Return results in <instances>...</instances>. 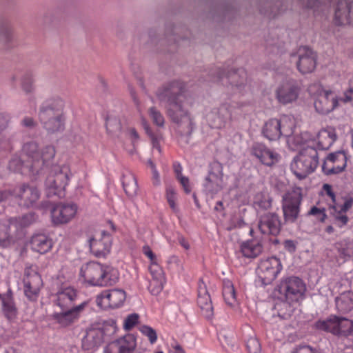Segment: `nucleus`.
Here are the masks:
<instances>
[{
	"label": "nucleus",
	"mask_w": 353,
	"mask_h": 353,
	"mask_svg": "<svg viewBox=\"0 0 353 353\" xmlns=\"http://www.w3.org/2000/svg\"><path fill=\"white\" fill-rule=\"evenodd\" d=\"M88 303V301H85L70 309L62 310L61 312H54L52 315V319L61 327H69L79 319Z\"/></svg>",
	"instance_id": "nucleus-14"
},
{
	"label": "nucleus",
	"mask_w": 353,
	"mask_h": 353,
	"mask_svg": "<svg viewBox=\"0 0 353 353\" xmlns=\"http://www.w3.org/2000/svg\"><path fill=\"white\" fill-rule=\"evenodd\" d=\"M157 97L166 103L167 114L171 120L179 124H185V133L190 135L193 130V123L188 112L192 99L185 94V84L179 81H171L157 91Z\"/></svg>",
	"instance_id": "nucleus-1"
},
{
	"label": "nucleus",
	"mask_w": 353,
	"mask_h": 353,
	"mask_svg": "<svg viewBox=\"0 0 353 353\" xmlns=\"http://www.w3.org/2000/svg\"><path fill=\"white\" fill-rule=\"evenodd\" d=\"M23 152L27 157H31L32 165H27L30 169L35 168L36 173L39 172L43 166L47 165L55 156V149L52 145H47L42 149L41 152L38 151V145L34 142L26 143L23 145Z\"/></svg>",
	"instance_id": "nucleus-6"
},
{
	"label": "nucleus",
	"mask_w": 353,
	"mask_h": 353,
	"mask_svg": "<svg viewBox=\"0 0 353 353\" xmlns=\"http://www.w3.org/2000/svg\"><path fill=\"white\" fill-rule=\"evenodd\" d=\"M77 298V291L72 287H67L60 289L55 294L53 301L61 310H65L75 307L74 303Z\"/></svg>",
	"instance_id": "nucleus-18"
},
{
	"label": "nucleus",
	"mask_w": 353,
	"mask_h": 353,
	"mask_svg": "<svg viewBox=\"0 0 353 353\" xmlns=\"http://www.w3.org/2000/svg\"><path fill=\"white\" fill-rule=\"evenodd\" d=\"M142 252L143 254L147 258H148L150 263L157 261L156 254L153 252V251L152 250L151 248L149 245H145L142 248Z\"/></svg>",
	"instance_id": "nucleus-59"
},
{
	"label": "nucleus",
	"mask_w": 353,
	"mask_h": 353,
	"mask_svg": "<svg viewBox=\"0 0 353 353\" xmlns=\"http://www.w3.org/2000/svg\"><path fill=\"white\" fill-rule=\"evenodd\" d=\"M336 139L333 129H323L318 134V145L321 150H328Z\"/></svg>",
	"instance_id": "nucleus-31"
},
{
	"label": "nucleus",
	"mask_w": 353,
	"mask_h": 353,
	"mask_svg": "<svg viewBox=\"0 0 353 353\" xmlns=\"http://www.w3.org/2000/svg\"><path fill=\"white\" fill-rule=\"evenodd\" d=\"M309 214L317 216L318 219L321 221H323L326 217L324 209L321 210L316 207L312 208L309 212Z\"/></svg>",
	"instance_id": "nucleus-61"
},
{
	"label": "nucleus",
	"mask_w": 353,
	"mask_h": 353,
	"mask_svg": "<svg viewBox=\"0 0 353 353\" xmlns=\"http://www.w3.org/2000/svg\"><path fill=\"white\" fill-rule=\"evenodd\" d=\"M310 138L311 136L308 132H301L300 134L294 137L293 143L297 146H301L306 143L310 139Z\"/></svg>",
	"instance_id": "nucleus-52"
},
{
	"label": "nucleus",
	"mask_w": 353,
	"mask_h": 353,
	"mask_svg": "<svg viewBox=\"0 0 353 353\" xmlns=\"http://www.w3.org/2000/svg\"><path fill=\"white\" fill-rule=\"evenodd\" d=\"M319 165L317 150L312 146L301 150L290 165L292 172L299 179H305L313 172Z\"/></svg>",
	"instance_id": "nucleus-4"
},
{
	"label": "nucleus",
	"mask_w": 353,
	"mask_h": 353,
	"mask_svg": "<svg viewBox=\"0 0 353 353\" xmlns=\"http://www.w3.org/2000/svg\"><path fill=\"white\" fill-rule=\"evenodd\" d=\"M141 333L146 336L151 344H154L157 341V334L156 331L148 325H142L139 328Z\"/></svg>",
	"instance_id": "nucleus-45"
},
{
	"label": "nucleus",
	"mask_w": 353,
	"mask_h": 353,
	"mask_svg": "<svg viewBox=\"0 0 353 353\" xmlns=\"http://www.w3.org/2000/svg\"><path fill=\"white\" fill-rule=\"evenodd\" d=\"M64 103L60 99L46 101L41 107L39 117L43 128L49 132L62 131L65 118L62 114Z\"/></svg>",
	"instance_id": "nucleus-3"
},
{
	"label": "nucleus",
	"mask_w": 353,
	"mask_h": 353,
	"mask_svg": "<svg viewBox=\"0 0 353 353\" xmlns=\"http://www.w3.org/2000/svg\"><path fill=\"white\" fill-rule=\"evenodd\" d=\"M337 333L336 335L349 336L353 334V321L346 318L337 316Z\"/></svg>",
	"instance_id": "nucleus-37"
},
{
	"label": "nucleus",
	"mask_w": 353,
	"mask_h": 353,
	"mask_svg": "<svg viewBox=\"0 0 353 353\" xmlns=\"http://www.w3.org/2000/svg\"><path fill=\"white\" fill-rule=\"evenodd\" d=\"M347 166V157L342 151L330 153L322 165L323 172L327 175L338 174L343 172Z\"/></svg>",
	"instance_id": "nucleus-15"
},
{
	"label": "nucleus",
	"mask_w": 353,
	"mask_h": 353,
	"mask_svg": "<svg viewBox=\"0 0 353 353\" xmlns=\"http://www.w3.org/2000/svg\"><path fill=\"white\" fill-rule=\"evenodd\" d=\"M148 163L150 165V167L152 170V183L154 185H158L160 184V176L159 172H157L156 167L154 164L151 161H149Z\"/></svg>",
	"instance_id": "nucleus-60"
},
{
	"label": "nucleus",
	"mask_w": 353,
	"mask_h": 353,
	"mask_svg": "<svg viewBox=\"0 0 353 353\" xmlns=\"http://www.w3.org/2000/svg\"><path fill=\"white\" fill-rule=\"evenodd\" d=\"M78 207L73 203H58L50 210L52 222L54 225L65 224L73 219Z\"/></svg>",
	"instance_id": "nucleus-13"
},
{
	"label": "nucleus",
	"mask_w": 353,
	"mask_h": 353,
	"mask_svg": "<svg viewBox=\"0 0 353 353\" xmlns=\"http://www.w3.org/2000/svg\"><path fill=\"white\" fill-rule=\"evenodd\" d=\"M22 88L27 92L32 90V78L30 75H27L23 78L22 81Z\"/></svg>",
	"instance_id": "nucleus-63"
},
{
	"label": "nucleus",
	"mask_w": 353,
	"mask_h": 353,
	"mask_svg": "<svg viewBox=\"0 0 353 353\" xmlns=\"http://www.w3.org/2000/svg\"><path fill=\"white\" fill-rule=\"evenodd\" d=\"M105 127L109 134H114L121 130V123L119 119L112 115H108L105 118Z\"/></svg>",
	"instance_id": "nucleus-41"
},
{
	"label": "nucleus",
	"mask_w": 353,
	"mask_h": 353,
	"mask_svg": "<svg viewBox=\"0 0 353 353\" xmlns=\"http://www.w3.org/2000/svg\"><path fill=\"white\" fill-rule=\"evenodd\" d=\"M337 316L332 315L326 319H319L314 324V327L319 331L330 332L334 335L337 333L336 330Z\"/></svg>",
	"instance_id": "nucleus-32"
},
{
	"label": "nucleus",
	"mask_w": 353,
	"mask_h": 353,
	"mask_svg": "<svg viewBox=\"0 0 353 353\" xmlns=\"http://www.w3.org/2000/svg\"><path fill=\"white\" fill-rule=\"evenodd\" d=\"M137 347V339L134 335L128 334L106 345L103 353H134Z\"/></svg>",
	"instance_id": "nucleus-16"
},
{
	"label": "nucleus",
	"mask_w": 353,
	"mask_h": 353,
	"mask_svg": "<svg viewBox=\"0 0 353 353\" xmlns=\"http://www.w3.org/2000/svg\"><path fill=\"white\" fill-rule=\"evenodd\" d=\"M301 83L298 82H290L288 83V102L295 101L301 91Z\"/></svg>",
	"instance_id": "nucleus-43"
},
{
	"label": "nucleus",
	"mask_w": 353,
	"mask_h": 353,
	"mask_svg": "<svg viewBox=\"0 0 353 353\" xmlns=\"http://www.w3.org/2000/svg\"><path fill=\"white\" fill-rule=\"evenodd\" d=\"M103 342V332L99 329L88 330L82 340V347L85 350H93Z\"/></svg>",
	"instance_id": "nucleus-26"
},
{
	"label": "nucleus",
	"mask_w": 353,
	"mask_h": 353,
	"mask_svg": "<svg viewBox=\"0 0 353 353\" xmlns=\"http://www.w3.org/2000/svg\"><path fill=\"white\" fill-rule=\"evenodd\" d=\"M12 196L19 199V205L28 208L36 203L40 193L37 188L25 184L15 188L14 192L0 190V202Z\"/></svg>",
	"instance_id": "nucleus-7"
},
{
	"label": "nucleus",
	"mask_w": 353,
	"mask_h": 353,
	"mask_svg": "<svg viewBox=\"0 0 353 353\" xmlns=\"http://www.w3.org/2000/svg\"><path fill=\"white\" fill-rule=\"evenodd\" d=\"M291 61L294 62L297 70L301 74L312 72L316 65V54L310 48L301 46L299 48L296 54H290Z\"/></svg>",
	"instance_id": "nucleus-9"
},
{
	"label": "nucleus",
	"mask_w": 353,
	"mask_h": 353,
	"mask_svg": "<svg viewBox=\"0 0 353 353\" xmlns=\"http://www.w3.org/2000/svg\"><path fill=\"white\" fill-rule=\"evenodd\" d=\"M223 166L219 162H214L210 165L208 174L203 183L205 191L215 194L223 189Z\"/></svg>",
	"instance_id": "nucleus-12"
},
{
	"label": "nucleus",
	"mask_w": 353,
	"mask_h": 353,
	"mask_svg": "<svg viewBox=\"0 0 353 353\" xmlns=\"http://www.w3.org/2000/svg\"><path fill=\"white\" fill-rule=\"evenodd\" d=\"M306 286L302 279L299 277L288 278V299L299 301L303 299Z\"/></svg>",
	"instance_id": "nucleus-25"
},
{
	"label": "nucleus",
	"mask_w": 353,
	"mask_h": 353,
	"mask_svg": "<svg viewBox=\"0 0 353 353\" xmlns=\"http://www.w3.org/2000/svg\"><path fill=\"white\" fill-rule=\"evenodd\" d=\"M126 299V293L122 289L104 290L96 297L97 306L102 309L121 307Z\"/></svg>",
	"instance_id": "nucleus-11"
},
{
	"label": "nucleus",
	"mask_w": 353,
	"mask_h": 353,
	"mask_svg": "<svg viewBox=\"0 0 353 353\" xmlns=\"http://www.w3.org/2000/svg\"><path fill=\"white\" fill-rule=\"evenodd\" d=\"M70 176V170L68 165H64L54 168L46 180L48 196L57 195L59 197H63Z\"/></svg>",
	"instance_id": "nucleus-5"
},
{
	"label": "nucleus",
	"mask_w": 353,
	"mask_h": 353,
	"mask_svg": "<svg viewBox=\"0 0 353 353\" xmlns=\"http://www.w3.org/2000/svg\"><path fill=\"white\" fill-rule=\"evenodd\" d=\"M121 181L123 190L128 196H133L137 193L138 185L133 173L129 171L125 172L122 175Z\"/></svg>",
	"instance_id": "nucleus-34"
},
{
	"label": "nucleus",
	"mask_w": 353,
	"mask_h": 353,
	"mask_svg": "<svg viewBox=\"0 0 353 353\" xmlns=\"http://www.w3.org/2000/svg\"><path fill=\"white\" fill-rule=\"evenodd\" d=\"M49 239L44 234H37L32 237L30 243H48Z\"/></svg>",
	"instance_id": "nucleus-64"
},
{
	"label": "nucleus",
	"mask_w": 353,
	"mask_h": 353,
	"mask_svg": "<svg viewBox=\"0 0 353 353\" xmlns=\"http://www.w3.org/2000/svg\"><path fill=\"white\" fill-rule=\"evenodd\" d=\"M143 125L146 133L150 136L152 141V144L154 148L157 149L159 152H161L159 140L160 137L154 135L145 119H143Z\"/></svg>",
	"instance_id": "nucleus-47"
},
{
	"label": "nucleus",
	"mask_w": 353,
	"mask_h": 353,
	"mask_svg": "<svg viewBox=\"0 0 353 353\" xmlns=\"http://www.w3.org/2000/svg\"><path fill=\"white\" fill-rule=\"evenodd\" d=\"M262 132L270 141L278 140L281 135V121L276 119H270L265 123Z\"/></svg>",
	"instance_id": "nucleus-29"
},
{
	"label": "nucleus",
	"mask_w": 353,
	"mask_h": 353,
	"mask_svg": "<svg viewBox=\"0 0 353 353\" xmlns=\"http://www.w3.org/2000/svg\"><path fill=\"white\" fill-rule=\"evenodd\" d=\"M352 244H339L338 247L339 253L341 257L343 259L350 258L353 256V248L350 245Z\"/></svg>",
	"instance_id": "nucleus-50"
},
{
	"label": "nucleus",
	"mask_w": 353,
	"mask_h": 353,
	"mask_svg": "<svg viewBox=\"0 0 353 353\" xmlns=\"http://www.w3.org/2000/svg\"><path fill=\"white\" fill-rule=\"evenodd\" d=\"M275 299L283 302L287 301V279L283 278L281 282L276 286L273 292Z\"/></svg>",
	"instance_id": "nucleus-40"
},
{
	"label": "nucleus",
	"mask_w": 353,
	"mask_h": 353,
	"mask_svg": "<svg viewBox=\"0 0 353 353\" xmlns=\"http://www.w3.org/2000/svg\"><path fill=\"white\" fill-rule=\"evenodd\" d=\"M294 194L295 195L288 201V219H291L292 221H295L299 216V206L302 200L300 188H298Z\"/></svg>",
	"instance_id": "nucleus-35"
},
{
	"label": "nucleus",
	"mask_w": 353,
	"mask_h": 353,
	"mask_svg": "<svg viewBox=\"0 0 353 353\" xmlns=\"http://www.w3.org/2000/svg\"><path fill=\"white\" fill-rule=\"evenodd\" d=\"M31 249L39 254H45L52 249V244H31Z\"/></svg>",
	"instance_id": "nucleus-55"
},
{
	"label": "nucleus",
	"mask_w": 353,
	"mask_h": 353,
	"mask_svg": "<svg viewBox=\"0 0 353 353\" xmlns=\"http://www.w3.org/2000/svg\"><path fill=\"white\" fill-rule=\"evenodd\" d=\"M307 91L309 94L315 99L319 97L324 92H326L327 90H324L320 83L315 82L311 83L308 88Z\"/></svg>",
	"instance_id": "nucleus-48"
},
{
	"label": "nucleus",
	"mask_w": 353,
	"mask_h": 353,
	"mask_svg": "<svg viewBox=\"0 0 353 353\" xmlns=\"http://www.w3.org/2000/svg\"><path fill=\"white\" fill-rule=\"evenodd\" d=\"M197 304L201 309V314L206 319L213 316V307L210 294L200 287L197 299Z\"/></svg>",
	"instance_id": "nucleus-28"
},
{
	"label": "nucleus",
	"mask_w": 353,
	"mask_h": 353,
	"mask_svg": "<svg viewBox=\"0 0 353 353\" xmlns=\"http://www.w3.org/2000/svg\"><path fill=\"white\" fill-rule=\"evenodd\" d=\"M149 271L152 276L148 289L152 294H158L163 289L164 276L162 268L158 265L157 261L150 263Z\"/></svg>",
	"instance_id": "nucleus-22"
},
{
	"label": "nucleus",
	"mask_w": 353,
	"mask_h": 353,
	"mask_svg": "<svg viewBox=\"0 0 353 353\" xmlns=\"http://www.w3.org/2000/svg\"><path fill=\"white\" fill-rule=\"evenodd\" d=\"M259 229L264 234L276 235L280 231V221L276 215L265 214L261 216Z\"/></svg>",
	"instance_id": "nucleus-23"
},
{
	"label": "nucleus",
	"mask_w": 353,
	"mask_h": 353,
	"mask_svg": "<svg viewBox=\"0 0 353 353\" xmlns=\"http://www.w3.org/2000/svg\"><path fill=\"white\" fill-rule=\"evenodd\" d=\"M303 6L307 8L316 9L324 3L323 0H301Z\"/></svg>",
	"instance_id": "nucleus-57"
},
{
	"label": "nucleus",
	"mask_w": 353,
	"mask_h": 353,
	"mask_svg": "<svg viewBox=\"0 0 353 353\" xmlns=\"http://www.w3.org/2000/svg\"><path fill=\"white\" fill-rule=\"evenodd\" d=\"M180 184L182 185L185 193L189 194L191 192L189 179L185 176H180L177 179Z\"/></svg>",
	"instance_id": "nucleus-62"
},
{
	"label": "nucleus",
	"mask_w": 353,
	"mask_h": 353,
	"mask_svg": "<svg viewBox=\"0 0 353 353\" xmlns=\"http://www.w3.org/2000/svg\"><path fill=\"white\" fill-rule=\"evenodd\" d=\"M223 296L225 303L230 306H234L236 303V291L232 282L230 280L223 281Z\"/></svg>",
	"instance_id": "nucleus-36"
},
{
	"label": "nucleus",
	"mask_w": 353,
	"mask_h": 353,
	"mask_svg": "<svg viewBox=\"0 0 353 353\" xmlns=\"http://www.w3.org/2000/svg\"><path fill=\"white\" fill-rule=\"evenodd\" d=\"M341 98L337 99L336 94L331 90L326 91L314 99V105L316 110L323 114H328L338 105Z\"/></svg>",
	"instance_id": "nucleus-19"
},
{
	"label": "nucleus",
	"mask_w": 353,
	"mask_h": 353,
	"mask_svg": "<svg viewBox=\"0 0 353 353\" xmlns=\"http://www.w3.org/2000/svg\"><path fill=\"white\" fill-rule=\"evenodd\" d=\"M262 244H240L237 254L248 259H254L263 252Z\"/></svg>",
	"instance_id": "nucleus-33"
},
{
	"label": "nucleus",
	"mask_w": 353,
	"mask_h": 353,
	"mask_svg": "<svg viewBox=\"0 0 353 353\" xmlns=\"http://www.w3.org/2000/svg\"><path fill=\"white\" fill-rule=\"evenodd\" d=\"M337 310L343 314L347 313L353 309V292L347 291L335 299Z\"/></svg>",
	"instance_id": "nucleus-30"
},
{
	"label": "nucleus",
	"mask_w": 353,
	"mask_h": 353,
	"mask_svg": "<svg viewBox=\"0 0 353 353\" xmlns=\"http://www.w3.org/2000/svg\"><path fill=\"white\" fill-rule=\"evenodd\" d=\"M32 165V160L31 157H27L26 153L23 152V148L22 149V154L20 157H14L12 158L8 164V168L10 170L13 172H19L22 174H26L28 172H36L35 168L30 169L27 165Z\"/></svg>",
	"instance_id": "nucleus-27"
},
{
	"label": "nucleus",
	"mask_w": 353,
	"mask_h": 353,
	"mask_svg": "<svg viewBox=\"0 0 353 353\" xmlns=\"http://www.w3.org/2000/svg\"><path fill=\"white\" fill-rule=\"evenodd\" d=\"M333 21L339 26L353 25V1L339 0L337 2Z\"/></svg>",
	"instance_id": "nucleus-17"
},
{
	"label": "nucleus",
	"mask_w": 353,
	"mask_h": 353,
	"mask_svg": "<svg viewBox=\"0 0 353 353\" xmlns=\"http://www.w3.org/2000/svg\"><path fill=\"white\" fill-rule=\"evenodd\" d=\"M243 75L242 78L245 77V72L243 70H239L237 71H230L225 74V78L229 79L231 83H235V86L239 87L240 86L243 82L241 81L239 83L236 81L237 77L239 76Z\"/></svg>",
	"instance_id": "nucleus-49"
},
{
	"label": "nucleus",
	"mask_w": 353,
	"mask_h": 353,
	"mask_svg": "<svg viewBox=\"0 0 353 353\" xmlns=\"http://www.w3.org/2000/svg\"><path fill=\"white\" fill-rule=\"evenodd\" d=\"M349 89L344 93V97H341V100L343 103L351 102L353 104V77L349 83Z\"/></svg>",
	"instance_id": "nucleus-54"
},
{
	"label": "nucleus",
	"mask_w": 353,
	"mask_h": 353,
	"mask_svg": "<svg viewBox=\"0 0 353 353\" xmlns=\"http://www.w3.org/2000/svg\"><path fill=\"white\" fill-rule=\"evenodd\" d=\"M353 204V199L352 198L347 199L343 205H334L333 209L334 210H339L341 212L345 213L349 209H350Z\"/></svg>",
	"instance_id": "nucleus-58"
},
{
	"label": "nucleus",
	"mask_w": 353,
	"mask_h": 353,
	"mask_svg": "<svg viewBox=\"0 0 353 353\" xmlns=\"http://www.w3.org/2000/svg\"><path fill=\"white\" fill-rule=\"evenodd\" d=\"M276 97L281 103H287V88L285 84L279 86L276 90Z\"/></svg>",
	"instance_id": "nucleus-51"
},
{
	"label": "nucleus",
	"mask_w": 353,
	"mask_h": 353,
	"mask_svg": "<svg viewBox=\"0 0 353 353\" xmlns=\"http://www.w3.org/2000/svg\"><path fill=\"white\" fill-rule=\"evenodd\" d=\"M0 300L5 317L9 321L14 320L17 318L18 310L11 290L9 289L6 294H0Z\"/></svg>",
	"instance_id": "nucleus-24"
},
{
	"label": "nucleus",
	"mask_w": 353,
	"mask_h": 353,
	"mask_svg": "<svg viewBox=\"0 0 353 353\" xmlns=\"http://www.w3.org/2000/svg\"><path fill=\"white\" fill-rule=\"evenodd\" d=\"M23 283L25 296L30 301H37L43 284L41 276L32 266L26 268Z\"/></svg>",
	"instance_id": "nucleus-10"
},
{
	"label": "nucleus",
	"mask_w": 353,
	"mask_h": 353,
	"mask_svg": "<svg viewBox=\"0 0 353 353\" xmlns=\"http://www.w3.org/2000/svg\"><path fill=\"white\" fill-rule=\"evenodd\" d=\"M252 154L264 165L272 166L279 160V155L268 148L265 145L256 143L252 148Z\"/></svg>",
	"instance_id": "nucleus-20"
},
{
	"label": "nucleus",
	"mask_w": 353,
	"mask_h": 353,
	"mask_svg": "<svg viewBox=\"0 0 353 353\" xmlns=\"http://www.w3.org/2000/svg\"><path fill=\"white\" fill-rule=\"evenodd\" d=\"M282 268L280 259L275 256L261 259L256 269L259 281L262 285L270 284L281 272Z\"/></svg>",
	"instance_id": "nucleus-8"
},
{
	"label": "nucleus",
	"mask_w": 353,
	"mask_h": 353,
	"mask_svg": "<svg viewBox=\"0 0 353 353\" xmlns=\"http://www.w3.org/2000/svg\"><path fill=\"white\" fill-rule=\"evenodd\" d=\"M292 353H322L320 350L312 348L307 345H301L292 351Z\"/></svg>",
	"instance_id": "nucleus-53"
},
{
	"label": "nucleus",
	"mask_w": 353,
	"mask_h": 353,
	"mask_svg": "<svg viewBox=\"0 0 353 353\" xmlns=\"http://www.w3.org/2000/svg\"><path fill=\"white\" fill-rule=\"evenodd\" d=\"M334 217L336 224L339 227H343V225H346L348 221L347 216L345 214L344 212H341L339 210H334Z\"/></svg>",
	"instance_id": "nucleus-56"
},
{
	"label": "nucleus",
	"mask_w": 353,
	"mask_h": 353,
	"mask_svg": "<svg viewBox=\"0 0 353 353\" xmlns=\"http://www.w3.org/2000/svg\"><path fill=\"white\" fill-rule=\"evenodd\" d=\"M246 348L249 353H260L261 343L255 337H250L246 341Z\"/></svg>",
	"instance_id": "nucleus-46"
},
{
	"label": "nucleus",
	"mask_w": 353,
	"mask_h": 353,
	"mask_svg": "<svg viewBox=\"0 0 353 353\" xmlns=\"http://www.w3.org/2000/svg\"><path fill=\"white\" fill-rule=\"evenodd\" d=\"M139 316L136 313L130 314L126 316L123 321V329L125 331H130L134 328L139 323Z\"/></svg>",
	"instance_id": "nucleus-44"
},
{
	"label": "nucleus",
	"mask_w": 353,
	"mask_h": 353,
	"mask_svg": "<svg viewBox=\"0 0 353 353\" xmlns=\"http://www.w3.org/2000/svg\"><path fill=\"white\" fill-rule=\"evenodd\" d=\"M88 248L97 258H105L111 252V244H88Z\"/></svg>",
	"instance_id": "nucleus-38"
},
{
	"label": "nucleus",
	"mask_w": 353,
	"mask_h": 353,
	"mask_svg": "<svg viewBox=\"0 0 353 353\" xmlns=\"http://www.w3.org/2000/svg\"><path fill=\"white\" fill-rule=\"evenodd\" d=\"M80 276L89 285L99 287L114 285L119 279V274L117 269L93 261L81 266Z\"/></svg>",
	"instance_id": "nucleus-2"
},
{
	"label": "nucleus",
	"mask_w": 353,
	"mask_h": 353,
	"mask_svg": "<svg viewBox=\"0 0 353 353\" xmlns=\"http://www.w3.org/2000/svg\"><path fill=\"white\" fill-rule=\"evenodd\" d=\"M165 197L172 211L174 213H177L179 212L177 204L178 194L176 189L173 186L166 185Z\"/></svg>",
	"instance_id": "nucleus-39"
},
{
	"label": "nucleus",
	"mask_w": 353,
	"mask_h": 353,
	"mask_svg": "<svg viewBox=\"0 0 353 353\" xmlns=\"http://www.w3.org/2000/svg\"><path fill=\"white\" fill-rule=\"evenodd\" d=\"M148 114L153 123L158 127H163L165 118L162 113L155 107H151L148 110Z\"/></svg>",
	"instance_id": "nucleus-42"
},
{
	"label": "nucleus",
	"mask_w": 353,
	"mask_h": 353,
	"mask_svg": "<svg viewBox=\"0 0 353 353\" xmlns=\"http://www.w3.org/2000/svg\"><path fill=\"white\" fill-rule=\"evenodd\" d=\"M230 118L231 112L225 104L222 105L218 110H214L208 114L209 124L214 128L225 127L227 121Z\"/></svg>",
	"instance_id": "nucleus-21"
}]
</instances>
